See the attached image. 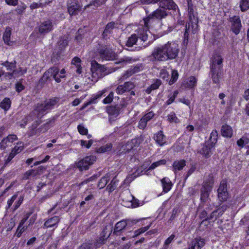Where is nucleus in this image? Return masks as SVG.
<instances>
[{"label": "nucleus", "mask_w": 249, "mask_h": 249, "mask_svg": "<svg viewBox=\"0 0 249 249\" xmlns=\"http://www.w3.org/2000/svg\"><path fill=\"white\" fill-rule=\"evenodd\" d=\"M168 120L170 122H175L176 123L179 122V120L174 112L171 113L167 116Z\"/></svg>", "instance_id": "nucleus-59"}, {"label": "nucleus", "mask_w": 249, "mask_h": 249, "mask_svg": "<svg viewBox=\"0 0 249 249\" xmlns=\"http://www.w3.org/2000/svg\"><path fill=\"white\" fill-rule=\"evenodd\" d=\"M59 218L57 216H54L48 220L44 224V228H52L57 225L59 221Z\"/></svg>", "instance_id": "nucleus-30"}, {"label": "nucleus", "mask_w": 249, "mask_h": 249, "mask_svg": "<svg viewBox=\"0 0 249 249\" xmlns=\"http://www.w3.org/2000/svg\"><path fill=\"white\" fill-rule=\"evenodd\" d=\"M160 7L164 9L173 10L176 11L178 9V5L173 1V0H160Z\"/></svg>", "instance_id": "nucleus-17"}, {"label": "nucleus", "mask_w": 249, "mask_h": 249, "mask_svg": "<svg viewBox=\"0 0 249 249\" xmlns=\"http://www.w3.org/2000/svg\"><path fill=\"white\" fill-rule=\"evenodd\" d=\"M58 99L54 98L45 100L43 103H38L35 106L33 111L26 118L27 121H31L36 118H41L44 115L53 109L58 102Z\"/></svg>", "instance_id": "nucleus-2"}, {"label": "nucleus", "mask_w": 249, "mask_h": 249, "mask_svg": "<svg viewBox=\"0 0 249 249\" xmlns=\"http://www.w3.org/2000/svg\"><path fill=\"white\" fill-rule=\"evenodd\" d=\"M11 102L9 98H5L0 103V107L5 111H7L10 107Z\"/></svg>", "instance_id": "nucleus-39"}, {"label": "nucleus", "mask_w": 249, "mask_h": 249, "mask_svg": "<svg viewBox=\"0 0 249 249\" xmlns=\"http://www.w3.org/2000/svg\"><path fill=\"white\" fill-rule=\"evenodd\" d=\"M205 244L204 239L201 238H196L190 243L188 249H200L204 246Z\"/></svg>", "instance_id": "nucleus-19"}, {"label": "nucleus", "mask_w": 249, "mask_h": 249, "mask_svg": "<svg viewBox=\"0 0 249 249\" xmlns=\"http://www.w3.org/2000/svg\"><path fill=\"white\" fill-rule=\"evenodd\" d=\"M95 248L94 244L92 243L86 242L82 244V245L78 248V249H93Z\"/></svg>", "instance_id": "nucleus-55"}, {"label": "nucleus", "mask_w": 249, "mask_h": 249, "mask_svg": "<svg viewBox=\"0 0 249 249\" xmlns=\"http://www.w3.org/2000/svg\"><path fill=\"white\" fill-rule=\"evenodd\" d=\"M160 77L166 81L168 80L169 74L166 70L162 69L160 73Z\"/></svg>", "instance_id": "nucleus-63"}, {"label": "nucleus", "mask_w": 249, "mask_h": 249, "mask_svg": "<svg viewBox=\"0 0 249 249\" xmlns=\"http://www.w3.org/2000/svg\"><path fill=\"white\" fill-rule=\"evenodd\" d=\"M188 11L189 15L190 22L185 25V32L184 34V40H188L189 33L191 31L193 34H195L197 31V20L195 18L194 14L193 5L191 0H188Z\"/></svg>", "instance_id": "nucleus-3"}, {"label": "nucleus", "mask_w": 249, "mask_h": 249, "mask_svg": "<svg viewBox=\"0 0 249 249\" xmlns=\"http://www.w3.org/2000/svg\"><path fill=\"white\" fill-rule=\"evenodd\" d=\"M31 215L30 213L26 214L24 217L20 221L17 230V236L19 237L22 233L25 231L27 227L23 226L24 224L28 219Z\"/></svg>", "instance_id": "nucleus-22"}, {"label": "nucleus", "mask_w": 249, "mask_h": 249, "mask_svg": "<svg viewBox=\"0 0 249 249\" xmlns=\"http://www.w3.org/2000/svg\"><path fill=\"white\" fill-rule=\"evenodd\" d=\"M109 176L108 174H106V176L103 177L98 182V186L100 189L104 188L107 185L108 181L109 180Z\"/></svg>", "instance_id": "nucleus-42"}, {"label": "nucleus", "mask_w": 249, "mask_h": 249, "mask_svg": "<svg viewBox=\"0 0 249 249\" xmlns=\"http://www.w3.org/2000/svg\"><path fill=\"white\" fill-rule=\"evenodd\" d=\"M168 14V13L165 9L160 7V8L149 15L146 18L144 19V22L145 24H147L153 18L161 20L162 18H165Z\"/></svg>", "instance_id": "nucleus-10"}, {"label": "nucleus", "mask_w": 249, "mask_h": 249, "mask_svg": "<svg viewBox=\"0 0 249 249\" xmlns=\"http://www.w3.org/2000/svg\"><path fill=\"white\" fill-rule=\"evenodd\" d=\"M91 71L92 76L98 78H101L109 73V71H107V69L105 66L98 64L95 61L91 63Z\"/></svg>", "instance_id": "nucleus-8"}, {"label": "nucleus", "mask_w": 249, "mask_h": 249, "mask_svg": "<svg viewBox=\"0 0 249 249\" xmlns=\"http://www.w3.org/2000/svg\"><path fill=\"white\" fill-rule=\"evenodd\" d=\"M114 93L110 92L107 97H106L103 101V102L105 104H107L110 103L113 99Z\"/></svg>", "instance_id": "nucleus-61"}, {"label": "nucleus", "mask_w": 249, "mask_h": 249, "mask_svg": "<svg viewBox=\"0 0 249 249\" xmlns=\"http://www.w3.org/2000/svg\"><path fill=\"white\" fill-rule=\"evenodd\" d=\"M96 157L95 156L91 155L87 156L76 163L77 167L80 171L87 170L89 166L92 165L96 160Z\"/></svg>", "instance_id": "nucleus-9"}, {"label": "nucleus", "mask_w": 249, "mask_h": 249, "mask_svg": "<svg viewBox=\"0 0 249 249\" xmlns=\"http://www.w3.org/2000/svg\"><path fill=\"white\" fill-rule=\"evenodd\" d=\"M166 163V160H160L159 161L153 163L149 167L148 170H153L160 165L165 164Z\"/></svg>", "instance_id": "nucleus-53"}, {"label": "nucleus", "mask_w": 249, "mask_h": 249, "mask_svg": "<svg viewBox=\"0 0 249 249\" xmlns=\"http://www.w3.org/2000/svg\"><path fill=\"white\" fill-rule=\"evenodd\" d=\"M113 230V224L109 223L106 225L102 229L98 240L94 242V247L97 248L105 244V242L110 236Z\"/></svg>", "instance_id": "nucleus-5"}, {"label": "nucleus", "mask_w": 249, "mask_h": 249, "mask_svg": "<svg viewBox=\"0 0 249 249\" xmlns=\"http://www.w3.org/2000/svg\"><path fill=\"white\" fill-rule=\"evenodd\" d=\"M214 147L213 144L207 142L203 146L200 151V153L203 155L205 158H209L212 154V149Z\"/></svg>", "instance_id": "nucleus-26"}, {"label": "nucleus", "mask_w": 249, "mask_h": 249, "mask_svg": "<svg viewBox=\"0 0 249 249\" xmlns=\"http://www.w3.org/2000/svg\"><path fill=\"white\" fill-rule=\"evenodd\" d=\"M179 48L175 42H168L166 44L154 48L151 54L155 60L166 61L175 59L178 55Z\"/></svg>", "instance_id": "nucleus-1"}, {"label": "nucleus", "mask_w": 249, "mask_h": 249, "mask_svg": "<svg viewBox=\"0 0 249 249\" xmlns=\"http://www.w3.org/2000/svg\"><path fill=\"white\" fill-rule=\"evenodd\" d=\"M120 106H110L107 107V111L109 115L117 116L120 114Z\"/></svg>", "instance_id": "nucleus-33"}, {"label": "nucleus", "mask_w": 249, "mask_h": 249, "mask_svg": "<svg viewBox=\"0 0 249 249\" xmlns=\"http://www.w3.org/2000/svg\"><path fill=\"white\" fill-rule=\"evenodd\" d=\"M40 173H38V171H36L34 169H31L26 171L24 174L23 176V178L24 179H28L30 177H35L38 175Z\"/></svg>", "instance_id": "nucleus-41"}, {"label": "nucleus", "mask_w": 249, "mask_h": 249, "mask_svg": "<svg viewBox=\"0 0 249 249\" xmlns=\"http://www.w3.org/2000/svg\"><path fill=\"white\" fill-rule=\"evenodd\" d=\"M11 35V30L9 28H6L3 35V39L5 44L8 45H12L13 42L10 40V36Z\"/></svg>", "instance_id": "nucleus-37"}, {"label": "nucleus", "mask_w": 249, "mask_h": 249, "mask_svg": "<svg viewBox=\"0 0 249 249\" xmlns=\"http://www.w3.org/2000/svg\"><path fill=\"white\" fill-rule=\"evenodd\" d=\"M115 24L114 22H110L106 25L102 35V37L104 39L107 40L109 38V36L112 34L113 30L115 28Z\"/></svg>", "instance_id": "nucleus-21"}, {"label": "nucleus", "mask_w": 249, "mask_h": 249, "mask_svg": "<svg viewBox=\"0 0 249 249\" xmlns=\"http://www.w3.org/2000/svg\"><path fill=\"white\" fill-rule=\"evenodd\" d=\"M105 2V1L104 0H92L89 4H87L85 6V9H86L90 6H94L96 7H98L104 4Z\"/></svg>", "instance_id": "nucleus-47"}, {"label": "nucleus", "mask_w": 249, "mask_h": 249, "mask_svg": "<svg viewBox=\"0 0 249 249\" xmlns=\"http://www.w3.org/2000/svg\"><path fill=\"white\" fill-rule=\"evenodd\" d=\"M140 144V140L139 139H134L128 142L124 145V149L126 152H129L135 147H138Z\"/></svg>", "instance_id": "nucleus-27"}, {"label": "nucleus", "mask_w": 249, "mask_h": 249, "mask_svg": "<svg viewBox=\"0 0 249 249\" xmlns=\"http://www.w3.org/2000/svg\"><path fill=\"white\" fill-rule=\"evenodd\" d=\"M31 215L30 213L26 214L24 217L20 221L17 230V236L19 237L22 233L25 231L27 227L23 226L24 224L28 219Z\"/></svg>", "instance_id": "nucleus-24"}, {"label": "nucleus", "mask_w": 249, "mask_h": 249, "mask_svg": "<svg viewBox=\"0 0 249 249\" xmlns=\"http://www.w3.org/2000/svg\"><path fill=\"white\" fill-rule=\"evenodd\" d=\"M143 69V66L142 64H139L136 65L133 67L127 70L123 75L124 78H126L132 74L139 72L142 71Z\"/></svg>", "instance_id": "nucleus-25"}, {"label": "nucleus", "mask_w": 249, "mask_h": 249, "mask_svg": "<svg viewBox=\"0 0 249 249\" xmlns=\"http://www.w3.org/2000/svg\"><path fill=\"white\" fill-rule=\"evenodd\" d=\"M81 6L78 3V0H69L68 10L70 15H76L81 10Z\"/></svg>", "instance_id": "nucleus-12"}, {"label": "nucleus", "mask_w": 249, "mask_h": 249, "mask_svg": "<svg viewBox=\"0 0 249 249\" xmlns=\"http://www.w3.org/2000/svg\"><path fill=\"white\" fill-rule=\"evenodd\" d=\"M178 77V73L177 70H174L172 71L171 78L169 81V84L171 85L177 81Z\"/></svg>", "instance_id": "nucleus-52"}, {"label": "nucleus", "mask_w": 249, "mask_h": 249, "mask_svg": "<svg viewBox=\"0 0 249 249\" xmlns=\"http://www.w3.org/2000/svg\"><path fill=\"white\" fill-rule=\"evenodd\" d=\"M118 182V180L116 179V177H114L111 181L110 183L107 186V189L109 192H111L115 190L117 186L116 183Z\"/></svg>", "instance_id": "nucleus-54"}, {"label": "nucleus", "mask_w": 249, "mask_h": 249, "mask_svg": "<svg viewBox=\"0 0 249 249\" xmlns=\"http://www.w3.org/2000/svg\"><path fill=\"white\" fill-rule=\"evenodd\" d=\"M163 191L167 193L171 189L172 184L168 178H164L161 180Z\"/></svg>", "instance_id": "nucleus-35"}, {"label": "nucleus", "mask_w": 249, "mask_h": 249, "mask_svg": "<svg viewBox=\"0 0 249 249\" xmlns=\"http://www.w3.org/2000/svg\"><path fill=\"white\" fill-rule=\"evenodd\" d=\"M53 29L52 20H47L40 23L38 27V31L41 34H47Z\"/></svg>", "instance_id": "nucleus-14"}, {"label": "nucleus", "mask_w": 249, "mask_h": 249, "mask_svg": "<svg viewBox=\"0 0 249 249\" xmlns=\"http://www.w3.org/2000/svg\"><path fill=\"white\" fill-rule=\"evenodd\" d=\"M147 122L144 117H142L139 122V128L141 129H144L146 127Z\"/></svg>", "instance_id": "nucleus-62"}, {"label": "nucleus", "mask_w": 249, "mask_h": 249, "mask_svg": "<svg viewBox=\"0 0 249 249\" xmlns=\"http://www.w3.org/2000/svg\"><path fill=\"white\" fill-rule=\"evenodd\" d=\"M186 165V161L184 160H175L173 164V171L176 174L178 171L181 170Z\"/></svg>", "instance_id": "nucleus-29"}, {"label": "nucleus", "mask_w": 249, "mask_h": 249, "mask_svg": "<svg viewBox=\"0 0 249 249\" xmlns=\"http://www.w3.org/2000/svg\"><path fill=\"white\" fill-rule=\"evenodd\" d=\"M96 54L102 60H113L116 56L114 52L106 46H100L98 48Z\"/></svg>", "instance_id": "nucleus-7"}, {"label": "nucleus", "mask_w": 249, "mask_h": 249, "mask_svg": "<svg viewBox=\"0 0 249 249\" xmlns=\"http://www.w3.org/2000/svg\"><path fill=\"white\" fill-rule=\"evenodd\" d=\"M49 74L50 78L53 77L54 80L57 82L59 83L61 82V78L65 77V75H59V69L57 67H53L49 68L47 71Z\"/></svg>", "instance_id": "nucleus-16"}, {"label": "nucleus", "mask_w": 249, "mask_h": 249, "mask_svg": "<svg viewBox=\"0 0 249 249\" xmlns=\"http://www.w3.org/2000/svg\"><path fill=\"white\" fill-rule=\"evenodd\" d=\"M50 79L49 74L47 71H45L43 76L39 80V83L41 85L44 84L45 82Z\"/></svg>", "instance_id": "nucleus-64"}, {"label": "nucleus", "mask_w": 249, "mask_h": 249, "mask_svg": "<svg viewBox=\"0 0 249 249\" xmlns=\"http://www.w3.org/2000/svg\"><path fill=\"white\" fill-rule=\"evenodd\" d=\"M196 78L193 76H190L187 79L185 84V87L191 89L193 88L194 87L196 86Z\"/></svg>", "instance_id": "nucleus-38"}, {"label": "nucleus", "mask_w": 249, "mask_h": 249, "mask_svg": "<svg viewBox=\"0 0 249 249\" xmlns=\"http://www.w3.org/2000/svg\"><path fill=\"white\" fill-rule=\"evenodd\" d=\"M66 36H62L60 38L58 42L57 43V46L60 50H63L68 45V40Z\"/></svg>", "instance_id": "nucleus-45"}, {"label": "nucleus", "mask_w": 249, "mask_h": 249, "mask_svg": "<svg viewBox=\"0 0 249 249\" xmlns=\"http://www.w3.org/2000/svg\"><path fill=\"white\" fill-rule=\"evenodd\" d=\"M112 145L111 143H107L99 148L96 149V151L98 153H105L111 150Z\"/></svg>", "instance_id": "nucleus-44"}, {"label": "nucleus", "mask_w": 249, "mask_h": 249, "mask_svg": "<svg viewBox=\"0 0 249 249\" xmlns=\"http://www.w3.org/2000/svg\"><path fill=\"white\" fill-rule=\"evenodd\" d=\"M217 193L218 197L220 201H224L227 200L228 197V193L226 181L222 180L221 182Z\"/></svg>", "instance_id": "nucleus-11"}, {"label": "nucleus", "mask_w": 249, "mask_h": 249, "mask_svg": "<svg viewBox=\"0 0 249 249\" xmlns=\"http://www.w3.org/2000/svg\"><path fill=\"white\" fill-rule=\"evenodd\" d=\"M221 134L225 137L231 138L232 135V129L228 125H223L221 128Z\"/></svg>", "instance_id": "nucleus-32"}, {"label": "nucleus", "mask_w": 249, "mask_h": 249, "mask_svg": "<svg viewBox=\"0 0 249 249\" xmlns=\"http://www.w3.org/2000/svg\"><path fill=\"white\" fill-rule=\"evenodd\" d=\"M106 89L99 91L96 95L94 96V97L90 99V100L88 102L85 104L83 107L85 108L90 104H95L96 103V100L97 99L100 98L106 92Z\"/></svg>", "instance_id": "nucleus-34"}, {"label": "nucleus", "mask_w": 249, "mask_h": 249, "mask_svg": "<svg viewBox=\"0 0 249 249\" xmlns=\"http://www.w3.org/2000/svg\"><path fill=\"white\" fill-rule=\"evenodd\" d=\"M223 58L219 53H215L212 57L210 68L222 69Z\"/></svg>", "instance_id": "nucleus-13"}, {"label": "nucleus", "mask_w": 249, "mask_h": 249, "mask_svg": "<svg viewBox=\"0 0 249 249\" xmlns=\"http://www.w3.org/2000/svg\"><path fill=\"white\" fill-rule=\"evenodd\" d=\"M17 196H18L17 195H14V196H12V197L10 199L8 200L7 202V205L5 207V209L7 211L10 209L14 201L17 198Z\"/></svg>", "instance_id": "nucleus-60"}, {"label": "nucleus", "mask_w": 249, "mask_h": 249, "mask_svg": "<svg viewBox=\"0 0 249 249\" xmlns=\"http://www.w3.org/2000/svg\"><path fill=\"white\" fill-rule=\"evenodd\" d=\"M124 221L126 224V228L130 229L131 227L136 225L139 221V220L127 219H125Z\"/></svg>", "instance_id": "nucleus-51"}, {"label": "nucleus", "mask_w": 249, "mask_h": 249, "mask_svg": "<svg viewBox=\"0 0 249 249\" xmlns=\"http://www.w3.org/2000/svg\"><path fill=\"white\" fill-rule=\"evenodd\" d=\"M135 59H133L132 57H124L119 61L117 63H122L123 65L126 64V63H131L133 62H134Z\"/></svg>", "instance_id": "nucleus-57"}, {"label": "nucleus", "mask_w": 249, "mask_h": 249, "mask_svg": "<svg viewBox=\"0 0 249 249\" xmlns=\"http://www.w3.org/2000/svg\"><path fill=\"white\" fill-rule=\"evenodd\" d=\"M154 140L160 146H162L166 143L165 136L162 131H159L154 136Z\"/></svg>", "instance_id": "nucleus-31"}, {"label": "nucleus", "mask_w": 249, "mask_h": 249, "mask_svg": "<svg viewBox=\"0 0 249 249\" xmlns=\"http://www.w3.org/2000/svg\"><path fill=\"white\" fill-rule=\"evenodd\" d=\"M23 200V197L22 196H20L17 201L15 202V205L13 206V207L11 208V210H12L13 212H14L17 209H18L20 205L22 204Z\"/></svg>", "instance_id": "nucleus-56"}, {"label": "nucleus", "mask_w": 249, "mask_h": 249, "mask_svg": "<svg viewBox=\"0 0 249 249\" xmlns=\"http://www.w3.org/2000/svg\"><path fill=\"white\" fill-rule=\"evenodd\" d=\"M240 7L242 12H245L249 9V0H241Z\"/></svg>", "instance_id": "nucleus-50"}, {"label": "nucleus", "mask_w": 249, "mask_h": 249, "mask_svg": "<svg viewBox=\"0 0 249 249\" xmlns=\"http://www.w3.org/2000/svg\"><path fill=\"white\" fill-rule=\"evenodd\" d=\"M138 40V36L136 34H132L127 40L125 45L129 47H132Z\"/></svg>", "instance_id": "nucleus-40"}, {"label": "nucleus", "mask_w": 249, "mask_h": 249, "mask_svg": "<svg viewBox=\"0 0 249 249\" xmlns=\"http://www.w3.org/2000/svg\"><path fill=\"white\" fill-rule=\"evenodd\" d=\"M16 61L13 60L12 62H10L8 61H6L2 62L1 65L6 68V70L8 71H15L16 68Z\"/></svg>", "instance_id": "nucleus-36"}, {"label": "nucleus", "mask_w": 249, "mask_h": 249, "mask_svg": "<svg viewBox=\"0 0 249 249\" xmlns=\"http://www.w3.org/2000/svg\"><path fill=\"white\" fill-rule=\"evenodd\" d=\"M232 22V30L236 34L239 33L241 28V23L239 17L234 16L230 18Z\"/></svg>", "instance_id": "nucleus-18"}, {"label": "nucleus", "mask_w": 249, "mask_h": 249, "mask_svg": "<svg viewBox=\"0 0 249 249\" xmlns=\"http://www.w3.org/2000/svg\"><path fill=\"white\" fill-rule=\"evenodd\" d=\"M207 180L204 181L202 188L200 190V203L199 208H203L206 203L209 202L210 193L212 191L213 184V177L209 175Z\"/></svg>", "instance_id": "nucleus-4"}, {"label": "nucleus", "mask_w": 249, "mask_h": 249, "mask_svg": "<svg viewBox=\"0 0 249 249\" xmlns=\"http://www.w3.org/2000/svg\"><path fill=\"white\" fill-rule=\"evenodd\" d=\"M149 227H150L149 226H147L145 227L141 228L135 231H134V235H133V237H134L138 236V235H140L141 234L144 233L145 231H147L149 229Z\"/></svg>", "instance_id": "nucleus-58"}, {"label": "nucleus", "mask_w": 249, "mask_h": 249, "mask_svg": "<svg viewBox=\"0 0 249 249\" xmlns=\"http://www.w3.org/2000/svg\"><path fill=\"white\" fill-rule=\"evenodd\" d=\"M18 139L17 135L15 134L9 135L4 138L0 142V149L5 150L7 147L11 146V144Z\"/></svg>", "instance_id": "nucleus-15"}, {"label": "nucleus", "mask_w": 249, "mask_h": 249, "mask_svg": "<svg viewBox=\"0 0 249 249\" xmlns=\"http://www.w3.org/2000/svg\"><path fill=\"white\" fill-rule=\"evenodd\" d=\"M31 215L30 213L26 214L24 217L20 221L17 230V236L19 237L22 233L25 231L27 227L23 226L24 224L28 219Z\"/></svg>", "instance_id": "nucleus-23"}, {"label": "nucleus", "mask_w": 249, "mask_h": 249, "mask_svg": "<svg viewBox=\"0 0 249 249\" xmlns=\"http://www.w3.org/2000/svg\"><path fill=\"white\" fill-rule=\"evenodd\" d=\"M128 197V201L131 203V206L132 207L136 208L139 206V200L135 198L133 196L129 194Z\"/></svg>", "instance_id": "nucleus-49"}, {"label": "nucleus", "mask_w": 249, "mask_h": 249, "mask_svg": "<svg viewBox=\"0 0 249 249\" xmlns=\"http://www.w3.org/2000/svg\"><path fill=\"white\" fill-rule=\"evenodd\" d=\"M148 24H145L144 22V26L139 27V29L136 31L138 38H139L143 42H148V44L151 43L153 42V35L148 29Z\"/></svg>", "instance_id": "nucleus-6"}, {"label": "nucleus", "mask_w": 249, "mask_h": 249, "mask_svg": "<svg viewBox=\"0 0 249 249\" xmlns=\"http://www.w3.org/2000/svg\"><path fill=\"white\" fill-rule=\"evenodd\" d=\"M126 228V224L124 220L118 222L115 226L113 234L115 235H119L120 233Z\"/></svg>", "instance_id": "nucleus-28"}, {"label": "nucleus", "mask_w": 249, "mask_h": 249, "mask_svg": "<svg viewBox=\"0 0 249 249\" xmlns=\"http://www.w3.org/2000/svg\"><path fill=\"white\" fill-rule=\"evenodd\" d=\"M23 149V143L21 142H18L17 145L12 149L11 153H13V155L15 156L17 154L21 152Z\"/></svg>", "instance_id": "nucleus-43"}, {"label": "nucleus", "mask_w": 249, "mask_h": 249, "mask_svg": "<svg viewBox=\"0 0 249 249\" xmlns=\"http://www.w3.org/2000/svg\"><path fill=\"white\" fill-rule=\"evenodd\" d=\"M222 69L210 68V75L213 83L219 84Z\"/></svg>", "instance_id": "nucleus-20"}, {"label": "nucleus", "mask_w": 249, "mask_h": 249, "mask_svg": "<svg viewBox=\"0 0 249 249\" xmlns=\"http://www.w3.org/2000/svg\"><path fill=\"white\" fill-rule=\"evenodd\" d=\"M217 132L216 130H213L210 134L209 141L207 142L210 144H213L214 146L215 143L217 140Z\"/></svg>", "instance_id": "nucleus-48"}, {"label": "nucleus", "mask_w": 249, "mask_h": 249, "mask_svg": "<svg viewBox=\"0 0 249 249\" xmlns=\"http://www.w3.org/2000/svg\"><path fill=\"white\" fill-rule=\"evenodd\" d=\"M161 84V82L160 80L159 79H157L153 84H152L149 88L146 89V92L149 94L152 90L158 89Z\"/></svg>", "instance_id": "nucleus-46"}]
</instances>
